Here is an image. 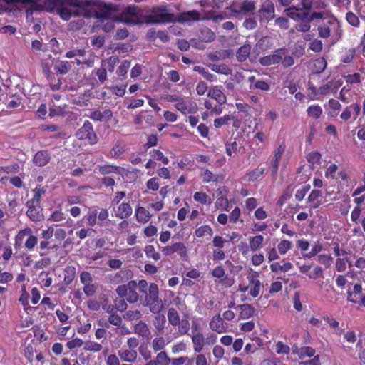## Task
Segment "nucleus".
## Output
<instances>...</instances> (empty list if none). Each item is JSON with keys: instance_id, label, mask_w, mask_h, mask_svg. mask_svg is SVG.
Segmentation results:
<instances>
[{"instance_id": "nucleus-62", "label": "nucleus", "mask_w": 365, "mask_h": 365, "mask_svg": "<svg viewBox=\"0 0 365 365\" xmlns=\"http://www.w3.org/2000/svg\"><path fill=\"white\" fill-rule=\"evenodd\" d=\"M322 250V245L319 242H317L314 243V245L312 246L311 251L304 255V257L305 258H312L314 256H316L319 252H320Z\"/></svg>"}, {"instance_id": "nucleus-38", "label": "nucleus", "mask_w": 365, "mask_h": 365, "mask_svg": "<svg viewBox=\"0 0 365 365\" xmlns=\"http://www.w3.org/2000/svg\"><path fill=\"white\" fill-rule=\"evenodd\" d=\"M322 194L319 190H313L308 197V202L310 203V207L312 208H317L320 205L319 198Z\"/></svg>"}, {"instance_id": "nucleus-28", "label": "nucleus", "mask_w": 365, "mask_h": 365, "mask_svg": "<svg viewBox=\"0 0 365 365\" xmlns=\"http://www.w3.org/2000/svg\"><path fill=\"white\" fill-rule=\"evenodd\" d=\"M253 132L255 133L253 144L255 145L256 149H260L261 146L259 143H264L267 140V136L261 129H258L257 125L255 126Z\"/></svg>"}, {"instance_id": "nucleus-52", "label": "nucleus", "mask_w": 365, "mask_h": 365, "mask_svg": "<svg viewBox=\"0 0 365 365\" xmlns=\"http://www.w3.org/2000/svg\"><path fill=\"white\" fill-rule=\"evenodd\" d=\"M210 67L212 69V71H213L214 72L217 73L229 75L231 73V70L225 64H222V65L213 64V65H211Z\"/></svg>"}, {"instance_id": "nucleus-35", "label": "nucleus", "mask_w": 365, "mask_h": 365, "mask_svg": "<svg viewBox=\"0 0 365 365\" xmlns=\"http://www.w3.org/2000/svg\"><path fill=\"white\" fill-rule=\"evenodd\" d=\"M226 16L223 14H216L215 11H204V21L212 20L215 23L223 21Z\"/></svg>"}, {"instance_id": "nucleus-37", "label": "nucleus", "mask_w": 365, "mask_h": 365, "mask_svg": "<svg viewBox=\"0 0 365 365\" xmlns=\"http://www.w3.org/2000/svg\"><path fill=\"white\" fill-rule=\"evenodd\" d=\"M225 148H226V153L229 156H232L237 153L241 152V150L242 151L244 150V148L239 145L238 143L236 141L233 142H227L225 144Z\"/></svg>"}, {"instance_id": "nucleus-6", "label": "nucleus", "mask_w": 365, "mask_h": 365, "mask_svg": "<svg viewBox=\"0 0 365 365\" xmlns=\"http://www.w3.org/2000/svg\"><path fill=\"white\" fill-rule=\"evenodd\" d=\"M37 243L38 238L29 227L19 230L14 238V247L16 248L24 247L28 250H32Z\"/></svg>"}, {"instance_id": "nucleus-20", "label": "nucleus", "mask_w": 365, "mask_h": 365, "mask_svg": "<svg viewBox=\"0 0 365 365\" xmlns=\"http://www.w3.org/2000/svg\"><path fill=\"white\" fill-rule=\"evenodd\" d=\"M118 354L122 361L129 363L135 361L138 357V353L135 349L123 348L118 350Z\"/></svg>"}, {"instance_id": "nucleus-64", "label": "nucleus", "mask_w": 365, "mask_h": 365, "mask_svg": "<svg viewBox=\"0 0 365 365\" xmlns=\"http://www.w3.org/2000/svg\"><path fill=\"white\" fill-rule=\"evenodd\" d=\"M215 207L217 209L222 210H228L229 202L226 197H218L215 202Z\"/></svg>"}, {"instance_id": "nucleus-11", "label": "nucleus", "mask_w": 365, "mask_h": 365, "mask_svg": "<svg viewBox=\"0 0 365 365\" xmlns=\"http://www.w3.org/2000/svg\"><path fill=\"white\" fill-rule=\"evenodd\" d=\"M258 277V272L253 270H251L247 276L249 293L254 298L259 295L262 289V283Z\"/></svg>"}, {"instance_id": "nucleus-9", "label": "nucleus", "mask_w": 365, "mask_h": 365, "mask_svg": "<svg viewBox=\"0 0 365 365\" xmlns=\"http://www.w3.org/2000/svg\"><path fill=\"white\" fill-rule=\"evenodd\" d=\"M138 284L135 281H130L125 284L118 286L115 291L120 297H125L130 303H135L139 299L137 292Z\"/></svg>"}, {"instance_id": "nucleus-45", "label": "nucleus", "mask_w": 365, "mask_h": 365, "mask_svg": "<svg viewBox=\"0 0 365 365\" xmlns=\"http://www.w3.org/2000/svg\"><path fill=\"white\" fill-rule=\"evenodd\" d=\"M102 349L103 346L101 344L93 341H88L84 343L83 349L85 351L98 352L101 351Z\"/></svg>"}, {"instance_id": "nucleus-13", "label": "nucleus", "mask_w": 365, "mask_h": 365, "mask_svg": "<svg viewBox=\"0 0 365 365\" xmlns=\"http://www.w3.org/2000/svg\"><path fill=\"white\" fill-rule=\"evenodd\" d=\"M175 108L182 113L187 115L195 113L197 111V106L195 102L180 99L175 105Z\"/></svg>"}, {"instance_id": "nucleus-21", "label": "nucleus", "mask_w": 365, "mask_h": 365, "mask_svg": "<svg viewBox=\"0 0 365 365\" xmlns=\"http://www.w3.org/2000/svg\"><path fill=\"white\" fill-rule=\"evenodd\" d=\"M103 6H101L99 11L98 12L97 17L102 22V29L105 32H110L114 29V22H118L115 19L110 17H104L102 16L101 12L103 11Z\"/></svg>"}, {"instance_id": "nucleus-16", "label": "nucleus", "mask_w": 365, "mask_h": 365, "mask_svg": "<svg viewBox=\"0 0 365 365\" xmlns=\"http://www.w3.org/2000/svg\"><path fill=\"white\" fill-rule=\"evenodd\" d=\"M207 96L215 99L220 105L225 103L227 101V97L225 94L222 92L221 86H211L208 90Z\"/></svg>"}, {"instance_id": "nucleus-22", "label": "nucleus", "mask_w": 365, "mask_h": 365, "mask_svg": "<svg viewBox=\"0 0 365 365\" xmlns=\"http://www.w3.org/2000/svg\"><path fill=\"white\" fill-rule=\"evenodd\" d=\"M73 64V61H67L58 59L54 61L53 68L57 73L61 75H65L68 73Z\"/></svg>"}, {"instance_id": "nucleus-40", "label": "nucleus", "mask_w": 365, "mask_h": 365, "mask_svg": "<svg viewBox=\"0 0 365 365\" xmlns=\"http://www.w3.org/2000/svg\"><path fill=\"white\" fill-rule=\"evenodd\" d=\"M193 198L196 202H198L203 205H210L212 202L211 197L203 192H196Z\"/></svg>"}, {"instance_id": "nucleus-23", "label": "nucleus", "mask_w": 365, "mask_h": 365, "mask_svg": "<svg viewBox=\"0 0 365 365\" xmlns=\"http://www.w3.org/2000/svg\"><path fill=\"white\" fill-rule=\"evenodd\" d=\"M135 216L138 222L144 225L150 220L152 215L144 207L138 206L135 210Z\"/></svg>"}, {"instance_id": "nucleus-19", "label": "nucleus", "mask_w": 365, "mask_h": 365, "mask_svg": "<svg viewBox=\"0 0 365 365\" xmlns=\"http://www.w3.org/2000/svg\"><path fill=\"white\" fill-rule=\"evenodd\" d=\"M115 216L120 219H126L133 213V209L128 202H122L116 209H114Z\"/></svg>"}, {"instance_id": "nucleus-54", "label": "nucleus", "mask_w": 365, "mask_h": 365, "mask_svg": "<svg viewBox=\"0 0 365 365\" xmlns=\"http://www.w3.org/2000/svg\"><path fill=\"white\" fill-rule=\"evenodd\" d=\"M362 292V287L361 284H356L354 286L353 292H348V298L347 300L352 302V303H356L357 300L353 297H356L358 294H360Z\"/></svg>"}, {"instance_id": "nucleus-33", "label": "nucleus", "mask_w": 365, "mask_h": 365, "mask_svg": "<svg viewBox=\"0 0 365 365\" xmlns=\"http://www.w3.org/2000/svg\"><path fill=\"white\" fill-rule=\"evenodd\" d=\"M282 60V56L279 53L267 56L260 58L259 62L263 66H271L279 63Z\"/></svg>"}, {"instance_id": "nucleus-5", "label": "nucleus", "mask_w": 365, "mask_h": 365, "mask_svg": "<svg viewBox=\"0 0 365 365\" xmlns=\"http://www.w3.org/2000/svg\"><path fill=\"white\" fill-rule=\"evenodd\" d=\"M319 37L327 38L331 37L333 41H338L341 36L342 30L338 21L334 18L329 19L326 23L318 26Z\"/></svg>"}, {"instance_id": "nucleus-24", "label": "nucleus", "mask_w": 365, "mask_h": 365, "mask_svg": "<svg viewBox=\"0 0 365 365\" xmlns=\"http://www.w3.org/2000/svg\"><path fill=\"white\" fill-rule=\"evenodd\" d=\"M28 205V210L26 212L27 216L29 219L34 222H38L42 218V215L39 210L38 205L36 204H30L29 202H27Z\"/></svg>"}, {"instance_id": "nucleus-17", "label": "nucleus", "mask_w": 365, "mask_h": 365, "mask_svg": "<svg viewBox=\"0 0 365 365\" xmlns=\"http://www.w3.org/2000/svg\"><path fill=\"white\" fill-rule=\"evenodd\" d=\"M239 311V319H247L252 317L255 312L254 307L250 304H243L235 307Z\"/></svg>"}, {"instance_id": "nucleus-2", "label": "nucleus", "mask_w": 365, "mask_h": 365, "mask_svg": "<svg viewBox=\"0 0 365 365\" xmlns=\"http://www.w3.org/2000/svg\"><path fill=\"white\" fill-rule=\"evenodd\" d=\"M101 14L104 17L114 18L118 22L128 25L145 24V14L136 6H128L120 14H118L115 6L104 4Z\"/></svg>"}, {"instance_id": "nucleus-58", "label": "nucleus", "mask_w": 365, "mask_h": 365, "mask_svg": "<svg viewBox=\"0 0 365 365\" xmlns=\"http://www.w3.org/2000/svg\"><path fill=\"white\" fill-rule=\"evenodd\" d=\"M315 350L309 346L300 347V354L299 358L304 359L306 357H312L314 355Z\"/></svg>"}, {"instance_id": "nucleus-59", "label": "nucleus", "mask_w": 365, "mask_h": 365, "mask_svg": "<svg viewBox=\"0 0 365 365\" xmlns=\"http://www.w3.org/2000/svg\"><path fill=\"white\" fill-rule=\"evenodd\" d=\"M96 169L98 170L99 173L103 175L109 174L113 173H117L118 171V168L112 165H98Z\"/></svg>"}, {"instance_id": "nucleus-43", "label": "nucleus", "mask_w": 365, "mask_h": 365, "mask_svg": "<svg viewBox=\"0 0 365 365\" xmlns=\"http://www.w3.org/2000/svg\"><path fill=\"white\" fill-rule=\"evenodd\" d=\"M251 46L248 44L241 46L237 52V58L240 61H244L250 55Z\"/></svg>"}, {"instance_id": "nucleus-53", "label": "nucleus", "mask_w": 365, "mask_h": 365, "mask_svg": "<svg viewBox=\"0 0 365 365\" xmlns=\"http://www.w3.org/2000/svg\"><path fill=\"white\" fill-rule=\"evenodd\" d=\"M45 192L46 191L43 187H36L34 190V195L33 198L29 201L30 202V204L38 205L41 197L45 193Z\"/></svg>"}, {"instance_id": "nucleus-51", "label": "nucleus", "mask_w": 365, "mask_h": 365, "mask_svg": "<svg viewBox=\"0 0 365 365\" xmlns=\"http://www.w3.org/2000/svg\"><path fill=\"white\" fill-rule=\"evenodd\" d=\"M145 253L148 257L152 258L155 261L160 259V253L157 252L153 245H147L145 247Z\"/></svg>"}, {"instance_id": "nucleus-25", "label": "nucleus", "mask_w": 365, "mask_h": 365, "mask_svg": "<svg viewBox=\"0 0 365 365\" xmlns=\"http://www.w3.org/2000/svg\"><path fill=\"white\" fill-rule=\"evenodd\" d=\"M255 9V3L252 1H242L238 6V9H232V11L235 13H242L245 14H253Z\"/></svg>"}, {"instance_id": "nucleus-32", "label": "nucleus", "mask_w": 365, "mask_h": 365, "mask_svg": "<svg viewBox=\"0 0 365 365\" xmlns=\"http://www.w3.org/2000/svg\"><path fill=\"white\" fill-rule=\"evenodd\" d=\"M154 317L153 320V326L155 327V330L158 334H161L163 332V330L165 327L166 319L165 317L163 314H157Z\"/></svg>"}, {"instance_id": "nucleus-44", "label": "nucleus", "mask_w": 365, "mask_h": 365, "mask_svg": "<svg viewBox=\"0 0 365 365\" xmlns=\"http://www.w3.org/2000/svg\"><path fill=\"white\" fill-rule=\"evenodd\" d=\"M292 242L287 240H282L277 244V250L280 255H285L292 247Z\"/></svg>"}, {"instance_id": "nucleus-31", "label": "nucleus", "mask_w": 365, "mask_h": 365, "mask_svg": "<svg viewBox=\"0 0 365 365\" xmlns=\"http://www.w3.org/2000/svg\"><path fill=\"white\" fill-rule=\"evenodd\" d=\"M119 62V58L116 56H112L108 58L102 60L101 66L105 68V70L112 73L114 71L117 63Z\"/></svg>"}, {"instance_id": "nucleus-50", "label": "nucleus", "mask_w": 365, "mask_h": 365, "mask_svg": "<svg viewBox=\"0 0 365 365\" xmlns=\"http://www.w3.org/2000/svg\"><path fill=\"white\" fill-rule=\"evenodd\" d=\"M155 360L158 365H167L171 361V359L168 356L165 351H160L155 356Z\"/></svg>"}, {"instance_id": "nucleus-18", "label": "nucleus", "mask_w": 365, "mask_h": 365, "mask_svg": "<svg viewBox=\"0 0 365 365\" xmlns=\"http://www.w3.org/2000/svg\"><path fill=\"white\" fill-rule=\"evenodd\" d=\"M193 350L200 353L205 346V335L202 333H195L191 335Z\"/></svg>"}, {"instance_id": "nucleus-47", "label": "nucleus", "mask_w": 365, "mask_h": 365, "mask_svg": "<svg viewBox=\"0 0 365 365\" xmlns=\"http://www.w3.org/2000/svg\"><path fill=\"white\" fill-rule=\"evenodd\" d=\"M299 21H300L295 25L297 31L304 33L309 31L311 28V21H309L308 17L305 19H299Z\"/></svg>"}, {"instance_id": "nucleus-55", "label": "nucleus", "mask_w": 365, "mask_h": 365, "mask_svg": "<svg viewBox=\"0 0 365 365\" xmlns=\"http://www.w3.org/2000/svg\"><path fill=\"white\" fill-rule=\"evenodd\" d=\"M307 159L308 162L311 163L313 166L315 165H319L321 154L317 151L311 152L307 155Z\"/></svg>"}, {"instance_id": "nucleus-15", "label": "nucleus", "mask_w": 365, "mask_h": 365, "mask_svg": "<svg viewBox=\"0 0 365 365\" xmlns=\"http://www.w3.org/2000/svg\"><path fill=\"white\" fill-rule=\"evenodd\" d=\"M259 13L262 18L272 19L274 15V4L272 0H264L260 7Z\"/></svg>"}, {"instance_id": "nucleus-12", "label": "nucleus", "mask_w": 365, "mask_h": 365, "mask_svg": "<svg viewBox=\"0 0 365 365\" xmlns=\"http://www.w3.org/2000/svg\"><path fill=\"white\" fill-rule=\"evenodd\" d=\"M204 11L205 9H202V13L196 10L182 12L176 17V19L178 22L184 24H190L193 21H203Z\"/></svg>"}, {"instance_id": "nucleus-48", "label": "nucleus", "mask_w": 365, "mask_h": 365, "mask_svg": "<svg viewBox=\"0 0 365 365\" xmlns=\"http://www.w3.org/2000/svg\"><path fill=\"white\" fill-rule=\"evenodd\" d=\"M149 154L154 160H160L165 165H168L169 163L168 158L159 150L154 149L150 151Z\"/></svg>"}, {"instance_id": "nucleus-30", "label": "nucleus", "mask_w": 365, "mask_h": 365, "mask_svg": "<svg viewBox=\"0 0 365 365\" xmlns=\"http://www.w3.org/2000/svg\"><path fill=\"white\" fill-rule=\"evenodd\" d=\"M50 160V155L47 151L41 150L36 153L34 157L33 161L35 165L38 166L46 165Z\"/></svg>"}, {"instance_id": "nucleus-7", "label": "nucleus", "mask_w": 365, "mask_h": 365, "mask_svg": "<svg viewBox=\"0 0 365 365\" xmlns=\"http://www.w3.org/2000/svg\"><path fill=\"white\" fill-rule=\"evenodd\" d=\"M175 16L165 6L153 7L149 14L145 15V24H154L172 22Z\"/></svg>"}, {"instance_id": "nucleus-27", "label": "nucleus", "mask_w": 365, "mask_h": 365, "mask_svg": "<svg viewBox=\"0 0 365 365\" xmlns=\"http://www.w3.org/2000/svg\"><path fill=\"white\" fill-rule=\"evenodd\" d=\"M264 238L261 235L249 237V246L252 252H255L263 247Z\"/></svg>"}, {"instance_id": "nucleus-10", "label": "nucleus", "mask_w": 365, "mask_h": 365, "mask_svg": "<svg viewBox=\"0 0 365 365\" xmlns=\"http://www.w3.org/2000/svg\"><path fill=\"white\" fill-rule=\"evenodd\" d=\"M76 136L78 140H86L91 145L96 144L98 141V138L93 130V125L88 120L77 130Z\"/></svg>"}, {"instance_id": "nucleus-4", "label": "nucleus", "mask_w": 365, "mask_h": 365, "mask_svg": "<svg viewBox=\"0 0 365 365\" xmlns=\"http://www.w3.org/2000/svg\"><path fill=\"white\" fill-rule=\"evenodd\" d=\"M61 0H28L26 9V19H32L34 11H46L50 13H56Z\"/></svg>"}, {"instance_id": "nucleus-57", "label": "nucleus", "mask_w": 365, "mask_h": 365, "mask_svg": "<svg viewBox=\"0 0 365 365\" xmlns=\"http://www.w3.org/2000/svg\"><path fill=\"white\" fill-rule=\"evenodd\" d=\"M66 219V215L61 210H55L52 212L48 220H51L54 222L59 223Z\"/></svg>"}, {"instance_id": "nucleus-26", "label": "nucleus", "mask_w": 365, "mask_h": 365, "mask_svg": "<svg viewBox=\"0 0 365 365\" xmlns=\"http://www.w3.org/2000/svg\"><path fill=\"white\" fill-rule=\"evenodd\" d=\"M340 86L338 81H331L319 88L320 96H326L331 93H336Z\"/></svg>"}, {"instance_id": "nucleus-34", "label": "nucleus", "mask_w": 365, "mask_h": 365, "mask_svg": "<svg viewBox=\"0 0 365 365\" xmlns=\"http://www.w3.org/2000/svg\"><path fill=\"white\" fill-rule=\"evenodd\" d=\"M134 332L143 337H148L150 334L147 324L143 321L138 322L134 327Z\"/></svg>"}, {"instance_id": "nucleus-56", "label": "nucleus", "mask_w": 365, "mask_h": 365, "mask_svg": "<svg viewBox=\"0 0 365 365\" xmlns=\"http://www.w3.org/2000/svg\"><path fill=\"white\" fill-rule=\"evenodd\" d=\"M130 61L128 60H124L121 62L120 65L117 69V74L120 76H124L128 73L129 68L130 67Z\"/></svg>"}, {"instance_id": "nucleus-49", "label": "nucleus", "mask_w": 365, "mask_h": 365, "mask_svg": "<svg viewBox=\"0 0 365 365\" xmlns=\"http://www.w3.org/2000/svg\"><path fill=\"white\" fill-rule=\"evenodd\" d=\"M194 71L202 75V76L208 81L213 82L217 80L216 76L209 73L208 71H206L205 69L202 66H195L194 68Z\"/></svg>"}, {"instance_id": "nucleus-1", "label": "nucleus", "mask_w": 365, "mask_h": 365, "mask_svg": "<svg viewBox=\"0 0 365 365\" xmlns=\"http://www.w3.org/2000/svg\"><path fill=\"white\" fill-rule=\"evenodd\" d=\"M99 0H61L57 14L61 19L68 21L73 16L89 17L91 8L98 4Z\"/></svg>"}, {"instance_id": "nucleus-60", "label": "nucleus", "mask_w": 365, "mask_h": 365, "mask_svg": "<svg viewBox=\"0 0 365 365\" xmlns=\"http://www.w3.org/2000/svg\"><path fill=\"white\" fill-rule=\"evenodd\" d=\"M317 259L320 264L324 265L326 267H329L333 262L331 256L327 254L319 255Z\"/></svg>"}, {"instance_id": "nucleus-3", "label": "nucleus", "mask_w": 365, "mask_h": 365, "mask_svg": "<svg viewBox=\"0 0 365 365\" xmlns=\"http://www.w3.org/2000/svg\"><path fill=\"white\" fill-rule=\"evenodd\" d=\"M143 304L148 307L153 314H159L164 308V303L159 297V289L156 284L152 283L148 287L143 299Z\"/></svg>"}, {"instance_id": "nucleus-36", "label": "nucleus", "mask_w": 365, "mask_h": 365, "mask_svg": "<svg viewBox=\"0 0 365 365\" xmlns=\"http://www.w3.org/2000/svg\"><path fill=\"white\" fill-rule=\"evenodd\" d=\"M284 149H285V147L284 145H281L274 151V158L271 163L274 173H276L278 169V167L279 165V161H280L282 154L284 151Z\"/></svg>"}, {"instance_id": "nucleus-8", "label": "nucleus", "mask_w": 365, "mask_h": 365, "mask_svg": "<svg viewBox=\"0 0 365 365\" xmlns=\"http://www.w3.org/2000/svg\"><path fill=\"white\" fill-rule=\"evenodd\" d=\"M168 323L173 326H178V336H184L188 334L190 324L186 319L180 320V317L178 311L173 308H169L167 313Z\"/></svg>"}, {"instance_id": "nucleus-14", "label": "nucleus", "mask_w": 365, "mask_h": 365, "mask_svg": "<svg viewBox=\"0 0 365 365\" xmlns=\"http://www.w3.org/2000/svg\"><path fill=\"white\" fill-rule=\"evenodd\" d=\"M209 326L211 330L218 334H223L227 331L228 324L225 323L220 314H216L211 319Z\"/></svg>"}, {"instance_id": "nucleus-46", "label": "nucleus", "mask_w": 365, "mask_h": 365, "mask_svg": "<svg viewBox=\"0 0 365 365\" xmlns=\"http://www.w3.org/2000/svg\"><path fill=\"white\" fill-rule=\"evenodd\" d=\"M173 245L174 253H178L182 257H185L187 256V250L184 243L179 242Z\"/></svg>"}, {"instance_id": "nucleus-39", "label": "nucleus", "mask_w": 365, "mask_h": 365, "mask_svg": "<svg viewBox=\"0 0 365 365\" xmlns=\"http://www.w3.org/2000/svg\"><path fill=\"white\" fill-rule=\"evenodd\" d=\"M166 344H167V343H166L164 337L159 336V337L155 338L153 340L151 346L155 352L163 351V350L165 348Z\"/></svg>"}, {"instance_id": "nucleus-29", "label": "nucleus", "mask_w": 365, "mask_h": 365, "mask_svg": "<svg viewBox=\"0 0 365 365\" xmlns=\"http://www.w3.org/2000/svg\"><path fill=\"white\" fill-rule=\"evenodd\" d=\"M284 12L289 18L299 21V19H305L308 16L307 12H299V9L294 6L286 9Z\"/></svg>"}, {"instance_id": "nucleus-61", "label": "nucleus", "mask_w": 365, "mask_h": 365, "mask_svg": "<svg viewBox=\"0 0 365 365\" xmlns=\"http://www.w3.org/2000/svg\"><path fill=\"white\" fill-rule=\"evenodd\" d=\"M142 317L139 310H128L124 315V318L129 321L138 320Z\"/></svg>"}, {"instance_id": "nucleus-42", "label": "nucleus", "mask_w": 365, "mask_h": 365, "mask_svg": "<svg viewBox=\"0 0 365 365\" xmlns=\"http://www.w3.org/2000/svg\"><path fill=\"white\" fill-rule=\"evenodd\" d=\"M307 112L309 117L318 119L322 115L323 111L319 105H313L308 107Z\"/></svg>"}, {"instance_id": "nucleus-41", "label": "nucleus", "mask_w": 365, "mask_h": 365, "mask_svg": "<svg viewBox=\"0 0 365 365\" xmlns=\"http://www.w3.org/2000/svg\"><path fill=\"white\" fill-rule=\"evenodd\" d=\"M195 235L197 237H202L205 236L211 237L213 235V230L210 225H202L195 230Z\"/></svg>"}, {"instance_id": "nucleus-63", "label": "nucleus", "mask_w": 365, "mask_h": 365, "mask_svg": "<svg viewBox=\"0 0 365 365\" xmlns=\"http://www.w3.org/2000/svg\"><path fill=\"white\" fill-rule=\"evenodd\" d=\"M307 276L309 279H315L317 278H323L324 277V271L322 268L319 266L314 267V269L307 274Z\"/></svg>"}]
</instances>
